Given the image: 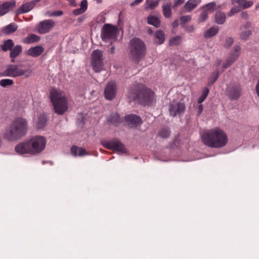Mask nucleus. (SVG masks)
Here are the masks:
<instances>
[{
  "label": "nucleus",
  "mask_w": 259,
  "mask_h": 259,
  "mask_svg": "<svg viewBox=\"0 0 259 259\" xmlns=\"http://www.w3.org/2000/svg\"><path fill=\"white\" fill-rule=\"evenodd\" d=\"M102 145L107 149L113 150L122 153L125 152L126 149L124 145L116 140L110 141H103Z\"/></svg>",
  "instance_id": "nucleus-10"
},
{
  "label": "nucleus",
  "mask_w": 259,
  "mask_h": 259,
  "mask_svg": "<svg viewBox=\"0 0 259 259\" xmlns=\"http://www.w3.org/2000/svg\"><path fill=\"white\" fill-rule=\"evenodd\" d=\"M239 11V9L238 8H233L231 10V11L229 14V15L231 16Z\"/></svg>",
  "instance_id": "nucleus-45"
},
{
  "label": "nucleus",
  "mask_w": 259,
  "mask_h": 259,
  "mask_svg": "<svg viewBox=\"0 0 259 259\" xmlns=\"http://www.w3.org/2000/svg\"><path fill=\"white\" fill-rule=\"evenodd\" d=\"M40 0H33V1L35 3V4L37 3H38Z\"/></svg>",
  "instance_id": "nucleus-59"
},
{
  "label": "nucleus",
  "mask_w": 259,
  "mask_h": 259,
  "mask_svg": "<svg viewBox=\"0 0 259 259\" xmlns=\"http://www.w3.org/2000/svg\"><path fill=\"white\" fill-rule=\"evenodd\" d=\"M15 150L20 155L28 154L33 155L29 140L21 142L15 146Z\"/></svg>",
  "instance_id": "nucleus-12"
},
{
  "label": "nucleus",
  "mask_w": 259,
  "mask_h": 259,
  "mask_svg": "<svg viewBox=\"0 0 259 259\" xmlns=\"http://www.w3.org/2000/svg\"><path fill=\"white\" fill-rule=\"evenodd\" d=\"M185 108V106L183 103H174L170 105L169 112L171 115L175 116L177 114H179L183 112Z\"/></svg>",
  "instance_id": "nucleus-15"
},
{
  "label": "nucleus",
  "mask_w": 259,
  "mask_h": 259,
  "mask_svg": "<svg viewBox=\"0 0 259 259\" xmlns=\"http://www.w3.org/2000/svg\"><path fill=\"white\" fill-rule=\"evenodd\" d=\"M33 155L41 152L46 146V139L41 136H35L28 140Z\"/></svg>",
  "instance_id": "nucleus-6"
},
{
  "label": "nucleus",
  "mask_w": 259,
  "mask_h": 259,
  "mask_svg": "<svg viewBox=\"0 0 259 259\" xmlns=\"http://www.w3.org/2000/svg\"><path fill=\"white\" fill-rule=\"evenodd\" d=\"M202 110H203V106L202 105H199L198 107V115H200L201 112H202Z\"/></svg>",
  "instance_id": "nucleus-50"
},
{
  "label": "nucleus",
  "mask_w": 259,
  "mask_h": 259,
  "mask_svg": "<svg viewBox=\"0 0 259 259\" xmlns=\"http://www.w3.org/2000/svg\"><path fill=\"white\" fill-rule=\"evenodd\" d=\"M91 64L94 71L99 72L103 66V53L99 50H94L91 55Z\"/></svg>",
  "instance_id": "nucleus-8"
},
{
  "label": "nucleus",
  "mask_w": 259,
  "mask_h": 259,
  "mask_svg": "<svg viewBox=\"0 0 259 259\" xmlns=\"http://www.w3.org/2000/svg\"><path fill=\"white\" fill-rule=\"evenodd\" d=\"M117 34V29L116 27L106 24L102 28L101 34L102 40L112 44L116 41Z\"/></svg>",
  "instance_id": "nucleus-7"
},
{
  "label": "nucleus",
  "mask_w": 259,
  "mask_h": 259,
  "mask_svg": "<svg viewBox=\"0 0 259 259\" xmlns=\"http://www.w3.org/2000/svg\"><path fill=\"white\" fill-rule=\"evenodd\" d=\"M143 0H135L132 3H131L130 5L131 7H133L135 5H137L141 3Z\"/></svg>",
  "instance_id": "nucleus-47"
},
{
  "label": "nucleus",
  "mask_w": 259,
  "mask_h": 259,
  "mask_svg": "<svg viewBox=\"0 0 259 259\" xmlns=\"http://www.w3.org/2000/svg\"><path fill=\"white\" fill-rule=\"evenodd\" d=\"M209 93V90L208 88H206L204 89L202 95H203L206 98Z\"/></svg>",
  "instance_id": "nucleus-49"
},
{
  "label": "nucleus",
  "mask_w": 259,
  "mask_h": 259,
  "mask_svg": "<svg viewBox=\"0 0 259 259\" xmlns=\"http://www.w3.org/2000/svg\"><path fill=\"white\" fill-rule=\"evenodd\" d=\"M206 97H205L203 95H202L198 99V103H201L205 99Z\"/></svg>",
  "instance_id": "nucleus-52"
},
{
  "label": "nucleus",
  "mask_w": 259,
  "mask_h": 259,
  "mask_svg": "<svg viewBox=\"0 0 259 259\" xmlns=\"http://www.w3.org/2000/svg\"><path fill=\"white\" fill-rule=\"evenodd\" d=\"M165 40V35L163 31L161 30L157 31L155 34V43L157 44H162Z\"/></svg>",
  "instance_id": "nucleus-26"
},
{
  "label": "nucleus",
  "mask_w": 259,
  "mask_h": 259,
  "mask_svg": "<svg viewBox=\"0 0 259 259\" xmlns=\"http://www.w3.org/2000/svg\"><path fill=\"white\" fill-rule=\"evenodd\" d=\"M201 2V0H188L185 4L184 9L185 11L190 12L195 9Z\"/></svg>",
  "instance_id": "nucleus-20"
},
{
  "label": "nucleus",
  "mask_w": 259,
  "mask_h": 259,
  "mask_svg": "<svg viewBox=\"0 0 259 259\" xmlns=\"http://www.w3.org/2000/svg\"><path fill=\"white\" fill-rule=\"evenodd\" d=\"M236 2L243 9L248 8L253 4L252 2L246 0H236Z\"/></svg>",
  "instance_id": "nucleus-32"
},
{
  "label": "nucleus",
  "mask_w": 259,
  "mask_h": 259,
  "mask_svg": "<svg viewBox=\"0 0 259 259\" xmlns=\"http://www.w3.org/2000/svg\"><path fill=\"white\" fill-rule=\"evenodd\" d=\"M215 3L214 2L210 3L206 5L204 7V10L208 11L209 13H210L215 7Z\"/></svg>",
  "instance_id": "nucleus-41"
},
{
  "label": "nucleus",
  "mask_w": 259,
  "mask_h": 259,
  "mask_svg": "<svg viewBox=\"0 0 259 259\" xmlns=\"http://www.w3.org/2000/svg\"><path fill=\"white\" fill-rule=\"evenodd\" d=\"M14 45V42L12 39H8L4 42L1 48L3 51H7L11 50Z\"/></svg>",
  "instance_id": "nucleus-30"
},
{
  "label": "nucleus",
  "mask_w": 259,
  "mask_h": 259,
  "mask_svg": "<svg viewBox=\"0 0 259 259\" xmlns=\"http://www.w3.org/2000/svg\"><path fill=\"white\" fill-rule=\"evenodd\" d=\"M21 52L22 47L20 45H17L11 50L10 57L14 58L18 56Z\"/></svg>",
  "instance_id": "nucleus-29"
},
{
  "label": "nucleus",
  "mask_w": 259,
  "mask_h": 259,
  "mask_svg": "<svg viewBox=\"0 0 259 259\" xmlns=\"http://www.w3.org/2000/svg\"><path fill=\"white\" fill-rule=\"evenodd\" d=\"M185 29L188 32H192L194 30L193 26H192V25L186 27Z\"/></svg>",
  "instance_id": "nucleus-54"
},
{
  "label": "nucleus",
  "mask_w": 259,
  "mask_h": 259,
  "mask_svg": "<svg viewBox=\"0 0 259 259\" xmlns=\"http://www.w3.org/2000/svg\"><path fill=\"white\" fill-rule=\"evenodd\" d=\"M44 51V48L40 46L30 48L27 51V54L33 57H37Z\"/></svg>",
  "instance_id": "nucleus-18"
},
{
  "label": "nucleus",
  "mask_w": 259,
  "mask_h": 259,
  "mask_svg": "<svg viewBox=\"0 0 259 259\" xmlns=\"http://www.w3.org/2000/svg\"><path fill=\"white\" fill-rule=\"evenodd\" d=\"M250 34L251 31L250 30H246L240 34V38L242 40H246Z\"/></svg>",
  "instance_id": "nucleus-43"
},
{
  "label": "nucleus",
  "mask_w": 259,
  "mask_h": 259,
  "mask_svg": "<svg viewBox=\"0 0 259 259\" xmlns=\"http://www.w3.org/2000/svg\"><path fill=\"white\" fill-rule=\"evenodd\" d=\"M255 90H256V94L259 97V79L258 80V81L256 83V84L255 86Z\"/></svg>",
  "instance_id": "nucleus-51"
},
{
  "label": "nucleus",
  "mask_w": 259,
  "mask_h": 259,
  "mask_svg": "<svg viewBox=\"0 0 259 259\" xmlns=\"http://www.w3.org/2000/svg\"><path fill=\"white\" fill-rule=\"evenodd\" d=\"M218 27H212L205 32L204 36L206 38L212 37L218 33Z\"/></svg>",
  "instance_id": "nucleus-28"
},
{
  "label": "nucleus",
  "mask_w": 259,
  "mask_h": 259,
  "mask_svg": "<svg viewBox=\"0 0 259 259\" xmlns=\"http://www.w3.org/2000/svg\"><path fill=\"white\" fill-rule=\"evenodd\" d=\"M240 51V48L239 46H235L234 50L231 54L230 56L227 60L226 62L223 65V67L226 68L228 67L238 57Z\"/></svg>",
  "instance_id": "nucleus-14"
},
{
  "label": "nucleus",
  "mask_w": 259,
  "mask_h": 259,
  "mask_svg": "<svg viewBox=\"0 0 259 259\" xmlns=\"http://www.w3.org/2000/svg\"><path fill=\"white\" fill-rule=\"evenodd\" d=\"M35 5V3L33 1L27 2L22 5L17 10L18 14H23L30 11Z\"/></svg>",
  "instance_id": "nucleus-19"
},
{
  "label": "nucleus",
  "mask_w": 259,
  "mask_h": 259,
  "mask_svg": "<svg viewBox=\"0 0 259 259\" xmlns=\"http://www.w3.org/2000/svg\"><path fill=\"white\" fill-rule=\"evenodd\" d=\"M163 13L165 17L170 18L171 14V6L167 4L163 7Z\"/></svg>",
  "instance_id": "nucleus-33"
},
{
  "label": "nucleus",
  "mask_w": 259,
  "mask_h": 259,
  "mask_svg": "<svg viewBox=\"0 0 259 259\" xmlns=\"http://www.w3.org/2000/svg\"><path fill=\"white\" fill-rule=\"evenodd\" d=\"M129 98L142 104L150 105L155 100L154 93L142 84L136 85L129 93Z\"/></svg>",
  "instance_id": "nucleus-3"
},
{
  "label": "nucleus",
  "mask_w": 259,
  "mask_h": 259,
  "mask_svg": "<svg viewBox=\"0 0 259 259\" xmlns=\"http://www.w3.org/2000/svg\"><path fill=\"white\" fill-rule=\"evenodd\" d=\"M170 134V132L167 128H163L162 129L159 133V135L162 138H167L169 136Z\"/></svg>",
  "instance_id": "nucleus-42"
},
{
  "label": "nucleus",
  "mask_w": 259,
  "mask_h": 259,
  "mask_svg": "<svg viewBox=\"0 0 259 259\" xmlns=\"http://www.w3.org/2000/svg\"><path fill=\"white\" fill-rule=\"evenodd\" d=\"M226 19L225 15L222 13H218L215 15V21L218 24H223Z\"/></svg>",
  "instance_id": "nucleus-34"
},
{
  "label": "nucleus",
  "mask_w": 259,
  "mask_h": 259,
  "mask_svg": "<svg viewBox=\"0 0 259 259\" xmlns=\"http://www.w3.org/2000/svg\"><path fill=\"white\" fill-rule=\"evenodd\" d=\"M55 25V22L51 19L45 20L40 22L37 26V32L40 34L49 32Z\"/></svg>",
  "instance_id": "nucleus-11"
},
{
  "label": "nucleus",
  "mask_w": 259,
  "mask_h": 259,
  "mask_svg": "<svg viewBox=\"0 0 259 259\" xmlns=\"http://www.w3.org/2000/svg\"><path fill=\"white\" fill-rule=\"evenodd\" d=\"M126 124L130 127L137 126L141 123V119L139 116L129 115L125 117Z\"/></svg>",
  "instance_id": "nucleus-16"
},
{
  "label": "nucleus",
  "mask_w": 259,
  "mask_h": 259,
  "mask_svg": "<svg viewBox=\"0 0 259 259\" xmlns=\"http://www.w3.org/2000/svg\"><path fill=\"white\" fill-rule=\"evenodd\" d=\"M71 153L75 156H82L88 154L87 152L84 149L77 147L76 146H73L72 147L71 149Z\"/></svg>",
  "instance_id": "nucleus-23"
},
{
  "label": "nucleus",
  "mask_w": 259,
  "mask_h": 259,
  "mask_svg": "<svg viewBox=\"0 0 259 259\" xmlns=\"http://www.w3.org/2000/svg\"><path fill=\"white\" fill-rule=\"evenodd\" d=\"M18 26L17 25L14 23H12L5 27H3L2 29V31L4 33L8 34L12 33L17 29Z\"/></svg>",
  "instance_id": "nucleus-24"
},
{
  "label": "nucleus",
  "mask_w": 259,
  "mask_h": 259,
  "mask_svg": "<svg viewBox=\"0 0 259 259\" xmlns=\"http://www.w3.org/2000/svg\"><path fill=\"white\" fill-rule=\"evenodd\" d=\"M50 99L54 112L58 115L64 114L68 109V99L65 93L56 88H53L50 92Z\"/></svg>",
  "instance_id": "nucleus-2"
},
{
  "label": "nucleus",
  "mask_w": 259,
  "mask_h": 259,
  "mask_svg": "<svg viewBox=\"0 0 259 259\" xmlns=\"http://www.w3.org/2000/svg\"><path fill=\"white\" fill-rule=\"evenodd\" d=\"M114 52V47H112L111 48V53H113Z\"/></svg>",
  "instance_id": "nucleus-57"
},
{
  "label": "nucleus",
  "mask_w": 259,
  "mask_h": 259,
  "mask_svg": "<svg viewBox=\"0 0 259 259\" xmlns=\"http://www.w3.org/2000/svg\"><path fill=\"white\" fill-rule=\"evenodd\" d=\"M208 13H209L208 11L204 10L199 16V21L202 22L205 21L207 18Z\"/></svg>",
  "instance_id": "nucleus-40"
},
{
  "label": "nucleus",
  "mask_w": 259,
  "mask_h": 259,
  "mask_svg": "<svg viewBox=\"0 0 259 259\" xmlns=\"http://www.w3.org/2000/svg\"><path fill=\"white\" fill-rule=\"evenodd\" d=\"M27 129L26 120L22 117H17L12 121L9 129L5 132L4 137L10 141L19 139L25 135Z\"/></svg>",
  "instance_id": "nucleus-4"
},
{
  "label": "nucleus",
  "mask_w": 259,
  "mask_h": 259,
  "mask_svg": "<svg viewBox=\"0 0 259 259\" xmlns=\"http://www.w3.org/2000/svg\"><path fill=\"white\" fill-rule=\"evenodd\" d=\"M185 0H175V7H176L177 6L182 5L184 2Z\"/></svg>",
  "instance_id": "nucleus-48"
},
{
  "label": "nucleus",
  "mask_w": 259,
  "mask_h": 259,
  "mask_svg": "<svg viewBox=\"0 0 259 259\" xmlns=\"http://www.w3.org/2000/svg\"><path fill=\"white\" fill-rule=\"evenodd\" d=\"M15 1L6 2L0 5V17L8 13L9 10L15 7Z\"/></svg>",
  "instance_id": "nucleus-17"
},
{
  "label": "nucleus",
  "mask_w": 259,
  "mask_h": 259,
  "mask_svg": "<svg viewBox=\"0 0 259 259\" xmlns=\"http://www.w3.org/2000/svg\"><path fill=\"white\" fill-rule=\"evenodd\" d=\"M147 22L149 24L152 25L156 27H158L160 24L159 19L153 16H149L148 17Z\"/></svg>",
  "instance_id": "nucleus-27"
},
{
  "label": "nucleus",
  "mask_w": 259,
  "mask_h": 259,
  "mask_svg": "<svg viewBox=\"0 0 259 259\" xmlns=\"http://www.w3.org/2000/svg\"><path fill=\"white\" fill-rule=\"evenodd\" d=\"M242 16H243V17H246V16H247V14H246V13H243L242 14Z\"/></svg>",
  "instance_id": "nucleus-58"
},
{
  "label": "nucleus",
  "mask_w": 259,
  "mask_h": 259,
  "mask_svg": "<svg viewBox=\"0 0 259 259\" xmlns=\"http://www.w3.org/2000/svg\"><path fill=\"white\" fill-rule=\"evenodd\" d=\"M63 14V12L61 10L53 12L50 16H60Z\"/></svg>",
  "instance_id": "nucleus-44"
},
{
  "label": "nucleus",
  "mask_w": 259,
  "mask_h": 259,
  "mask_svg": "<svg viewBox=\"0 0 259 259\" xmlns=\"http://www.w3.org/2000/svg\"><path fill=\"white\" fill-rule=\"evenodd\" d=\"M39 40L40 37L39 36L33 33H29L27 37L23 39V42L25 44H30L37 42Z\"/></svg>",
  "instance_id": "nucleus-21"
},
{
  "label": "nucleus",
  "mask_w": 259,
  "mask_h": 259,
  "mask_svg": "<svg viewBox=\"0 0 259 259\" xmlns=\"http://www.w3.org/2000/svg\"><path fill=\"white\" fill-rule=\"evenodd\" d=\"M191 19L190 15L183 16L180 18L181 25L183 27L185 28V24L186 22H189Z\"/></svg>",
  "instance_id": "nucleus-37"
},
{
  "label": "nucleus",
  "mask_w": 259,
  "mask_h": 259,
  "mask_svg": "<svg viewBox=\"0 0 259 259\" xmlns=\"http://www.w3.org/2000/svg\"><path fill=\"white\" fill-rule=\"evenodd\" d=\"M182 38L179 36H175L171 38L169 41L170 46H176L181 42Z\"/></svg>",
  "instance_id": "nucleus-36"
},
{
  "label": "nucleus",
  "mask_w": 259,
  "mask_h": 259,
  "mask_svg": "<svg viewBox=\"0 0 259 259\" xmlns=\"http://www.w3.org/2000/svg\"><path fill=\"white\" fill-rule=\"evenodd\" d=\"M218 78V73H216L214 76V78H213V81L211 82V84L213 83L214 82V81L217 80Z\"/></svg>",
  "instance_id": "nucleus-56"
},
{
  "label": "nucleus",
  "mask_w": 259,
  "mask_h": 259,
  "mask_svg": "<svg viewBox=\"0 0 259 259\" xmlns=\"http://www.w3.org/2000/svg\"><path fill=\"white\" fill-rule=\"evenodd\" d=\"M158 3V0H146L145 3V9L153 10L157 6Z\"/></svg>",
  "instance_id": "nucleus-25"
},
{
  "label": "nucleus",
  "mask_w": 259,
  "mask_h": 259,
  "mask_svg": "<svg viewBox=\"0 0 259 259\" xmlns=\"http://www.w3.org/2000/svg\"><path fill=\"white\" fill-rule=\"evenodd\" d=\"M32 70L30 69H23L16 65H10L6 70L7 75L11 77H17L24 75L25 77L30 76Z\"/></svg>",
  "instance_id": "nucleus-9"
},
{
  "label": "nucleus",
  "mask_w": 259,
  "mask_h": 259,
  "mask_svg": "<svg viewBox=\"0 0 259 259\" xmlns=\"http://www.w3.org/2000/svg\"><path fill=\"white\" fill-rule=\"evenodd\" d=\"M240 94L241 91L240 88L235 89L230 93V97L232 99H236L240 96Z\"/></svg>",
  "instance_id": "nucleus-35"
},
{
  "label": "nucleus",
  "mask_w": 259,
  "mask_h": 259,
  "mask_svg": "<svg viewBox=\"0 0 259 259\" xmlns=\"http://www.w3.org/2000/svg\"><path fill=\"white\" fill-rule=\"evenodd\" d=\"M202 142L208 147L220 148L225 146L228 138L221 128L215 127L204 132L201 136Z\"/></svg>",
  "instance_id": "nucleus-1"
},
{
  "label": "nucleus",
  "mask_w": 259,
  "mask_h": 259,
  "mask_svg": "<svg viewBox=\"0 0 259 259\" xmlns=\"http://www.w3.org/2000/svg\"><path fill=\"white\" fill-rule=\"evenodd\" d=\"M47 122V117L45 115H41L39 116L37 122L36 126L37 128H41L45 126Z\"/></svg>",
  "instance_id": "nucleus-31"
},
{
  "label": "nucleus",
  "mask_w": 259,
  "mask_h": 259,
  "mask_svg": "<svg viewBox=\"0 0 259 259\" xmlns=\"http://www.w3.org/2000/svg\"><path fill=\"white\" fill-rule=\"evenodd\" d=\"M233 43V39L232 38H228L226 39V45L227 46H230L232 45Z\"/></svg>",
  "instance_id": "nucleus-46"
},
{
  "label": "nucleus",
  "mask_w": 259,
  "mask_h": 259,
  "mask_svg": "<svg viewBox=\"0 0 259 259\" xmlns=\"http://www.w3.org/2000/svg\"><path fill=\"white\" fill-rule=\"evenodd\" d=\"M109 120H110L111 122H112L113 124H114L115 125H117L120 122L119 115L117 114H114L113 116H111Z\"/></svg>",
  "instance_id": "nucleus-38"
},
{
  "label": "nucleus",
  "mask_w": 259,
  "mask_h": 259,
  "mask_svg": "<svg viewBox=\"0 0 259 259\" xmlns=\"http://www.w3.org/2000/svg\"><path fill=\"white\" fill-rule=\"evenodd\" d=\"M13 83V81L10 79H4L0 81V85L4 87H5L7 85H12Z\"/></svg>",
  "instance_id": "nucleus-39"
},
{
  "label": "nucleus",
  "mask_w": 259,
  "mask_h": 259,
  "mask_svg": "<svg viewBox=\"0 0 259 259\" xmlns=\"http://www.w3.org/2000/svg\"><path fill=\"white\" fill-rule=\"evenodd\" d=\"M179 25V21L177 20L174 21L172 24V26L174 28H176Z\"/></svg>",
  "instance_id": "nucleus-53"
},
{
  "label": "nucleus",
  "mask_w": 259,
  "mask_h": 259,
  "mask_svg": "<svg viewBox=\"0 0 259 259\" xmlns=\"http://www.w3.org/2000/svg\"><path fill=\"white\" fill-rule=\"evenodd\" d=\"M149 33H152V31H151V30H149Z\"/></svg>",
  "instance_id": "nucleus-60"
},
{
  "label": "nucleus",
  "mask_w": 259,
  "mask_h": 259,
  "mask_svg": "<svg viewBox=\"0 0 259 259\" xmlns=\"http://www.w3.org/2000/svg\"><path fill=\"white\" fill-rule=\"evenodd\" d=\"M88 8V2L87 0H82L80 3V8L78 9H76L73 11V14L74 15H80L87 10Z\"/></svg>",
  "instance_id": "nucleus-22"
},
{
  "label": "nucleus",
  "mask_w": 259,
  "mask_h": 259,
  "mask_svg": "<svg viewBox=\"0 0 259 259\" xmlns=\"http://www.w3.org/2000/svg\"><path fill=\"white\" fill-rule=\"evenodd\" d=\"M116 84L114 82H110L106 85L104 94L106 99L108 100H111L113 99L116 94Z\"/></svg>",
  "instance_id": "nucleus-13"
},
{
  "label": "nucleus",
  "mask_w": 259,
  "mask_h": 259,
  "mask_svg": "<svg viewBox=\"0 0 259 259\" xmlns=\"http://www.w3.org/2000/svg\"><path fill=\"white\" fill-rule=\"evenodd\" d=\"M69 3L70 4V5L72 6H76V1L75 0H67Z\"/></svg>",
  "instance_id": "nucleus-55"
},
{
  "label": "nucleus",
  "mask_w": 259,
  "mask_h": 259,
  "mask_svg": "<svg viewBox=\"0 0 259 259\" xmlns=\"http://www.w3.org/2000/svg\"><path fill=\"white\" fill-rule=\"evenodd\" d=\"M130 50L132 56L136 59H139L145 54V45L140 39L134 38L130 42Z\"/></svg>",
  "instance_id": "nucleus-5"
}]
</instances>
